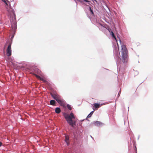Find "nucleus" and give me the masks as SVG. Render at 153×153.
<instances>
[{
	"mask_svg": "<svg viewBox=\"0 0 153 153\" xmlns=\"http://www.w3.org/2000/svg\"><path fill=\"white\" fill-rule=\"evenodd\" d=\"M121 47V50L120 52L121 53V60L123 63H126L128 61V51L125 45H122Z\"/></svg>",
	"mask_w": 153,
	"mask_h": 153,
	"instance_id": "nucleus-1",
	"label": "nucleus"
},
{
	"mask_svg": "<svg viewBox=\"0 0 153 153\" xmlns=\"http://www.w3.org/2000/svg\"><path fill=\"white\" fill-rule=\"evenodd\" d=\"M63 115L68 123L72 126H74V123L73 122L72 119H75V117L73 114L71 113L70 114H68L66 113H64Z\"/></svg>",
	"mask_w": 153,
	"mask_h": 153,
	"instance_id": "nucleus-2",
	"label": "nucleus"
},
{
	"mask_svg": "<svg viewBox=\"0 0 153 153\" xmlns=\"http://www.w3.org/2000/svg\"><path fill=\"white\" fill-rule=\"evenodd\" d=\"M52 97L55 99L60 105H66L65 102L61 98V96L56 93H51Z\"/></svg>",
	"mask_w": 153,
	"mask_h": 153,
	"instance_id": "nucleus-3",
	"label": "nucleus"
},
{
	"mask_svg": "<svg viewBox=\"0 0 153 153\" xmlns=\"http://www.w3.org/2000/svg\"><path fill=\"white\" fill-rule=\"evenodd\" d=\"M11 43H10L8 46L7 49V53L8 56H10L11 55Z\"/></svg>",
	"mask_w": 153,
	"mask_h": 153,
	"instance_id": "nucleus-4",
	"label": "nucleus"
},
{
	"mask_svg": "<svg viewBox=\"0 0 153 153\" xmlns=\"http://www.w3.org/2000/svg\"><path fill=\"white\" fill-rule=\"evenodd\" d=\"M95 125L97 126H99L102 125V123L100 121H96L94 122Z\"/></svg>",
	"mask_w": 153,
	"mask_h": 153,
	"instance_id": "nucleus-5",
	"label": "nucleus"
},
{
	"mask_svg": "<svg viewBox=\"0 0 153 153\" xmlns=\"http://www.w3.org/2000/svg\"><path fill=\"white\" fill-rule=\"evenodd\" d=\"M55 112L57 114H59L61 112V110L60 108L57 107L55 109Z\"/></svg>",
	"mask_w": 153,
	"mask_h": 153,
	"instance_id": "nucleus-6",
	"label": "nucleus"
},
{
	"mask_svg": "<svg viewBox=\"0 0 153 153\" xmlns=\"http://www.w3.org/2000/svg\"><path fill=\"white\" fill-rule=\"evenodd\" d=\"M33 74L38 79H40L41 80H42L43 78L42 77H40L39 76L37 75L34 74Z\"/></svg>",
	"mask_w": 153,
	"mask_h": 153,
	"instance_id": "nucleus-7",
	"label": "nucleus"
},
{
	"mask_svg": "<svg viewBox=\"0 0 153 153\" xmlns=\"http://www.w3.org/2000/svg\"><path fill=\"white\" fill-rule=\"evenodd\" d=\"M100 106H93L92 108L94 109V111L97 110L98 108L100 107Z\"/></svg>",
	"mask_w": 153,
	"mask_h": 153,
	"instance_id": "nucleus-8",
	"label": "nucleus"
},
{
	"mask_svg": "<svg viewBox=\"0 0 153 153\" xmlns=\"http://www.w3.org/2000/svg\"><path fill=\"white\" fill-rule=\"evenodd\" d=\"M55 101L54 100H51L50 101V104L52 105H53L55 104Z\"/></svg>",
	"mask_w": 153,
	"mask_h": 153,
	"instance_id": "nucleus-9",
	"label": "nucleus"
},
{
	"mask_svg": "<svg viewBox=\"0 0 153 153\" xmlns=\"http://www.w3.org/2000/svg\"><path fill=\"white\" fill-rule=\"evenodd\" d=\"M111 34L112 36V37L114 38V39L116 40V41L117 42V40L114 34V33L113 32V31H111Z\"/></svg>",
	"mask_w": 153,
	"mask_h": 153,
	"instance_id": "nucleus-10",
	"label": "nucleus"
},
{
	"mask_svg": "<svg viewBox=\"0 0 153 153\" xmlns=\"http://www.w3.org/2000/svg\"><path fill=\"white\" fill-rule=\"evenodd\" d=\"M68 140H69L68 137L67 136H65V141L66 142V143H67L68 145V143H69Z\"/></svg>",
	"mask_w": 153,
	"mask_h": 153,
	"instance_id": "nucleus-11",
	"label": "nucleus"
},
{
	"mask_svg": "<svg viewBox=\"0 0 153 153\" xmlns=\"http://www.w3.org/2000/svg\"><path fill=\"white\" fill-rule=\"evenodd\" d=\"M94 111H92L87 116V117L89 118L91 117L92 115L93 114Z\"/></svg>",
	"mask_w": 153,
	"mask_h": 153,
	"instance_id": "nucleus-12",
	"label": "nucleus"
},
{
	"mask_svg": "<svg viewBox=\"0 0 153 153\" xmlns=\"http://www.w3.org/2000/svg\"><path fill=\"white\" fill-rule=\"evenodd\" d=\"M89 10L91 12V13L92 15H94V12H93V10L91 9V7H89Z\"/></svg>",
	"mask_w": 153,
	"mask_h": 153,
	"instance_id": "nucleus-13",
	"label": "nucleus"
},
{
	"mask_svg": "<svg viewBox=\"0 0 153 153\" xmlns=\"http://www.w3.org/2000/svg\"><path fill=\"white\" fill-rule=\"evenodd\" d=\"M43 82H45V83H48V82L45 79H42V80Z\"/></svg>",
	"mask_w": 153,
	"mask_h": 153,
	"instance_id": "nucleus-14",
	"label": "nucleus"
},
{
	"mask_svg": "<svg viewBox=\"0 0 153 153\" xmlns=\"http://www.w3.org/2000/svg\"><path fill=\"white\" fill-rule=\"evenodd\" d=\"M35 71H36L35 72L37 73H38L39 71V70L37 68L36 69Z\"/></svg>",
	"mask_w": 153,
	"mask_h": 153,
	"instance_id": "nucleus-15",
	"label": "nucleus"
},
{
	"mask_svg": "<svg viewBox=\"0 0 153 153\" xmlns=\"http://www.w3.org/2000/svg\"><path fill=\"white\" fill-rule=\"evenodd\" d=\"M68 108L70 110H71V109L72 108L71 106H67Z\"/></svg>",
	"mask_w": 153,
	"mask_h": 153,
	"instance_id": "nucleus-16",
	"label": "nucleus"
},
{
	"mask_svg": "<svg viewBox=\"0 0 153 153\" xmlns=\"http://www.w3.org/2000/svg\"><path fill=\"white\" fill-rule=\"evenodd\" d=\"M93 105H100V104H98L97 103H94ZM101 105H102L101 104Z\"/></svg>",
	"mask_w": 153,
	"mask_h": 153,
	"instance_id": "nucleus-17",
	"label": "nucleus"
},
{
	"mask_svg": "<svg viewBox=\"0 0 153 153\" xmlns=\"http://www.w3.org/2000/svg\"><path fill=\"white\" fill-rule=\"evenodd\" d=\"M3 1L7 5H8L7 3L5 0H3Z\"/></svg>",
	"mask_w": 153,
	"mask_h": 153,
	"instance_id": "nucleus-18",
	"label": "nucleus"
},
{
	"mask_svg": "<svg viewBox=\"0 0 153 153\" xmlns=\"http://www.w3.org/2000/svg\"><path fill=\"white\" fill-rule=\"evenodd\" d=\"M108 31L109 32L111 33V31H112V30H111V29H108Z\"/></svg>",
	"mask_w": 153,
	"mask_h": 153,
	"instance_id": "nucleus-19",
	"label": "nucleus"
},
{
	"mask_svg": "<svg viewBox=\"0 0 153 153\" xmlns=\"http://www.w3.org/2000/svg\"><path fill=\"white\" fill-rule=\"evenodd\" d=\"M84 1H85V2H90V1L88 0H85Z\"/></svg>",
	"mask_w": 153,
	"mask_h": 153,
	"instance_id": "nucleus-20",
	"label": "nucleus"
},
{
	"mask_svg": "<svg viewBox=\"0 0 153 153\" xmlns=\"http://www.w3.org/2000/svg\"><path fill=\"white\" fill-rule=\"evenodd\" d=\"M2 145V143L0 142V147Z\"/></svg>",
	"mask_w": 153,
	"mask_h": 153,
	"instance_id": "nucleus-21",
	"label": "nucleus"
},
{
	"mask_svg": "<svg viewBox=\"0 0 153 153\" xmlns=\"http://www.w3.org/2000/svg\"><path fill=\"white\" fill-rule=\"evenodd\" d=\"M117 47H118V49H119V46L118 44V43H117Z\"/></svg>",
	"mask_w": 153,
	"mask_h": 153,
	"instance_id": "nucleus-22",
	"label": "nucleus"
},
{
	"mask_svg": "<svg viewBox=\"0 0 153 153\" xmlns=\"http://www.w3.org/2000/svg\"><path fill=\"white\" fill-rule=\"evenodd\" d=\"M12 13L13 14H14V11H12Z\"/></svg>",
	"mask_w": 153,
	"mask_h": 153,
	"instance_id": "nucleus-23",
	"label": "nucleus"
},
{
	"mask_svg": "<svg viewBox=\"0 0 153 153\" xmlns=\"http://www.w3.org/2000/svg\"><path fill=\"white\" fill-rule=\"evenodd\" d=\"M13 37H14V36H13L11 37V38H13Z\"/></svg>",
	"mask_w": 153,
	"mask_h": 153,
	"instance_id": "nucleus-24",
	"label": "nucleus"
},
{
	"mask_svg": "<svg viewBox=\"0 0 153 153\" xmlns=\"http://www.w3.org/2000/svg\"><path fill=\"white\" fill-rule=\"evenodd\" d=\"M120 43H121V40H120Z\"/></svg>",
	"mask_w": 153,
	"mask_h": 153,
	"instance_id": "nucleus-25",
	"label": "nucleus"
},
{
	"mask_svg": "<svg viewBox=\"0 0 153 153\" xmlns=\"http://www.w3.org/2000/svg\"><path fill=\"white\" fill-rule=\"evenodd\" d=\"M66 105H69L68 104H67Z\"/></svg>",
	"mask_w": 153,
	"mask_h": 153,
	"instance_id": "nucleus-26",
	"label": "nucleus"
},
{
	"mask_svg": "<svg viewBox=\"0 0 153 153\" xmlns=\"http://www.w3.org/2000/svg\"><path fill=\"white\" fill-rule=\"evenodd\" d=\"M84 1L85 0H83Z\"/></svg>",
	"mask_w": 153,
	"mask_h": 153,
	"instance_id": "nucleus-27",
	"label": "nucleus"
}]
</instances>
